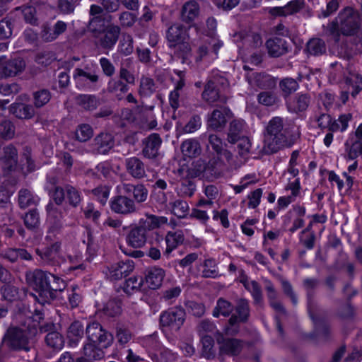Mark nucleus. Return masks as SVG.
<instances>
[{"label": "nucleus", "instance_id": "obj_42", "mask_svg": "<svg viewBox=\"0 0 362 362\" xmlns=\"http://www.w3.org/2000/svg\"><path fill=\"white\" fill-rule=\"evenodd\" d=\"M234 310V305L223 298L217 300L216 305L213 310V317H230Z\"/></svg>", "mask_w": 362, "mask_h": 362}, {"label": "nucleus", "instance_id": "obj_4", "mask_svg": "<svg viewBox=\"0 0 362 362\" xmlns=\"http://www.w3.org/2000/svg\"><path fill=\"white\" fill-rule=\"evenodd\" d=\"M52 274L42 269H35L26 275V280L30 287L35 292L31 293L35 303L40 307L49 304L53 300L51 288Z\"/></svg>", "mask_w": 362, "mask_h": 362}, {"label": "nucleus", "instance_id": "obj_46", "mask_svg": "<svg viewBox=\"0 0 362 362\" xmlns=\"http://www.w3.org/2000/svg\"><path fill=\"white\" fill-rule=\"evenodd\" d=\"M66 197L69 204L72 207H77L83 199L81 192L71 185H66Z\"/></svg>", "mask_w": 362, "mask_h": 362}, {"label": "nucleus", "instance_id": "obj_32", "mask_svg": "<svg viewBox=\"0 0 362 362\" xmlns=\"http://www.w3.org/2000/svg\"><path fill=\"white\" fill-rule=\"evenodd\" d=\"M202 97L209 103L217 101L225 102L226 100L225 98H222L216 82L212 80L209 81L205 85Z\"/></svg>", "mask_w": 362, "mask_h": 362}, {"label": "nucleus", "instance_id": "obj_7", "mask_svg": "<svg viewBox=\"0 0 362 362\" xmlns=\"http://www.w3.org/2000/svg\"><path fill=\"white\" fill-rule=\"evenodd\" d=\"M109 205L112 212L119 215L129 216L137 211L134 200L122 190L120 194L115 195L110 199Z\"/></svg>", "mask_w": 362, "mask_h": 362}, {"label": "nucleus", "instance_id": "obj_9", "mask_svg": "<svg viewBox=\"0 0 362 362\" xmlns=\"http://www.w3.org/2000/svg\"><path fill=\"white\" fill-rule=\"evenodd\" d=\"M74 79L79 90L95 91L98 88V76L94 71L77 68L74 70Z\"/></svg>", "mask_w": 362, "mask_h": 362}, {"label": "nucleus", "instance_id": "obj_54", "mask_svg": "<svg viewBox=\"0 0 362 362\" xmlns=\"http://www.w3.org/2000/svg\"><path fill=\"white\" fill-rule=\"evenodd\" d=\"M115 337L119 346L124 347L132 339V332L123 326H117L116 328Z\"/></svg>", "mask_w": 362, "mask_h": 362}, {"label": "nucleus", "instance_id": "obj_17", "mask_svg": "<svg viewBox=\"0 0 362 362\" xmlns=\"http://www.w3.org/2000/svg\"><path fill=\"white\" fill-rule=\"evenodd\" d=\"M61 242L55 241L42 249H36L35 252L44 264L55 266L58 263L57 257L61 250Z\"/></svg>", "mask_w": 362, "mask_h": 362}, {"label": "nucleus", "instance_id": "obj_26", "mask_svg": "<svg viewBox=\"0 0 362 362\" xmlns=\"http://www.w3.org/2000/svg\"><path fill=\"white\" fill-rule=\"evenodd\" d=\"M123 192L130 197H134V200L137 203L144 202L148 197V189L143 184L132 185V184H124L122 187Z\"/></svg>", "mask_w": 362, "mask_h": 362}, {"label": "nucleus", "instance_id": "obj_13", "mask_svg": "<svg viewBox=\"0 0 362 362\" xmlns=\"http://www.w3.org/2000/svg\"><path fill=\"white\" fill-rule=\"evenodd\" d=\"M216 341L218 345L220 355L236 356L243 348L242 341L235 338L226 337L220 332L217 333Z\"/></svg>", "mask_w": 362, "mask_h": 362}, {"label": "nucleus", "instance_id": "obj_49", "mask_svg": "<svg viewBox=\"0 0 362 362\" xmlns=\"http://www.w3.org/2000/svg\"><path fill=\"white\" fill-rule=\"evenodd\" d=\"M24 224L28 229L33 230L38 228L40 225V216L37 209H31L23 218Z\"/></svg>", "mask_w": 362, "mask_h": 362}, {"label": "nucleus", "instance_id": "obj_57", "mask_svg": "<svg viewBox=\"0 0 362 362\" xmlns=\"http://www.w3.org/2000/svg\"><path fill=\"white\" fill-rule=\"evenodd\" d=\"M181 150L188 157H196L199 154V144L193 140H186L182 142Z\"/></svg>", "mask_w": 362, "mask_h": 362}, {"label": "nucleus", "instance_id": "obj_62", "mask_svg": "<svg viewBox=\"0 0 362 362\" xmlns=\"http://www.w3.org/2000/svg\"><path fill=\"white\" fill-rule=\"evenodd\" d=\"M163 329L177 331L183 324L184 318H159Z\"/></svg>", "mask_w": 362, "mask_h": 362}, {"label": "nucleus", "instance_id": "obj_55", "mask_svg": "<svg viewBox=\"0 0 362 362\" xmlns=\"http://www.w3.org/2000/svg\"><path fill=\"white\" fill-rule=\"evenodd\" d=\"M134 51V40L130 35H124L118 45V52L124 55L129 56Z\"/></svg>", "mask_w": 362, "mask_h": 362}, {"label": "nucleus", "instance_id": "obj_31", "mask_svg": "<svg viewBox=\"0 0 362 362\" xmlns=\"http://www.w3.org/2000/svg\"><path fill=\"white\" fill-rule=\"evenodd\" d=\"M129 90V86L118 77L111 78L107 85V92L115 95L118 100H122Z\"/></svg>", "mask_w": 362, "mask_h": 362}, {"label": "nucleus", "instance_id": "obj_40", "mask_svg": "<svg viewBox=\"0 0 362 362\" xmlns=\"http://www.w3.org/2000/svg\"><path fill=\"white\" fill-rule=\"evenodd\" d=\"M15 18L12 13L7 14L0 21V37L5 41L11 37L15 24Z\"/></svg>", "mask_w": 362, "mask_h": 362}, {"label": "nucleus", "instance_id": "obj_58", "mask_svg": "<svg viewBox=\"0 0 362 362\" xmlns=\"http://www.w3.org/2000/svg\"><path fill=\"white\" fill-rule=\"evenodd\" d=\"M346 82L351 88V96L356 98L362 90V75L357 74L354 78H347Z\"/></svg>", "mask_w": 362, "mask_h": 362}, {"label": "nucleus", "instance_id": "obj_51", "mask_svg": "<svg viewBox=\"0 0 362 362\" xmlns=\"http://www.w3.org/2000/svg\"><path fill=\"white\" fill-rule=\"evenodd\" d=\"M93 134L92 127L88 124H81L76 129L75 136L76 140L85 142L89 140Z\"/></svg>", "mask_w": 362, "mask_h": 362}, {"label": "nucleus", "instance_id": "obj_34", "mask_svg": "<svg viewBox=\"0 0 362 362\" xmlns=\"http://www.w3.org/2000/svg\"><path fill=\"white\" fill-rule=\"evenodd\" d=\"M2 298L9 302H16L25 296V291L12 284L5 282L0 288Z\"/></svg>", "mask_w": 362, "mask_h": 362}, {"label": "nucleus", "instance_id": "obj_36", "mask_svg": "<svg viewBox=\"0 0 362 362\" xmlns=\"http://www.w3.org/2000/svg\"><path fill=\"white\" fill-rule=\"evenodd\" d=\"M265 288L270 307L279 314H286V310L283 303L278 299V293L273 284L270 282L269 284L266 286Z\"/></svg>", "mask_w": 362, "mask_h": 362}, {"label": "nucleus", "instance_id": "obj_12", "mask_svg": "<svg viewBox=\"0 0 362 362\" xmlns=\"http://www.w3.org/2000/svg\"><path fill=\"white\" fill-rule=\"evenodd\" d=\"M233 117V112L228 107L220 106L214 109L209 115L207 120L208 128L214 131H220L226 125L228 119Z\"/></svg>", "mask_w": 362, "mask_h": 362}, {"label": "nucleus", "instance_id": "obj_1", "mask_svg": "<svg viewBox=\"0 0 362 362\" xmlns=\"http://www.w3.org/2000/svg\"><path fill=\"white\" fill-rule=\"evenodd\" d=\"M263 150L267 155L293 147L300 139L301 133L294 124H284V119L274 117L266 127Z\"/></svg>", "mask_w": 362, "mask_h": 362}, {"label": "nucleus", "instance_id": "obj_14", "mask_svg": "<svg viewBox=\"0 0 362 362\" xmlns=\"http://www.w3.org/2000/svg\"><path fill=\"white\" fill-rule=\"evenodd\" d=\"M206 149L210 156H214L229 161L232 153L226 148V144L222 139L216 134H210L208 137Z\"/></svg>", "mask_w": 362, "mask_h": 362}, {"label": "nucleus", "instance_id": "obj_10", "mask_svg": "<svg viewBox=\"0 0 362 362\" xmlns=\"http://www.w3.org/2000/svg\"><path fill=\"white\" fill-rule=\"evenodd\" d=\"M135 264L129 259L119 260L107 267L105 274L110 281H117L126 278L134 269Z\"/></svg>", "mask_w": 362, "mask_h": 362}, {"label": "nucleus", "instance_id": "obj_59", "mask_svg": "<svg viewBox=\"0 0 362 362\" xmlns=\"http://www.w3.org/2000/svg\"><path fill=\"white\" fill-rule=\"evenodd\" d=\"M182 288L180 286H176L164 290L162 292L161 299L168 303H172L180 296Z\"/></svg>", "mask_w": 362, "mask_h": 362}, {"label": "nucleus", "instance_id": "obj_28", "mask_svg": "<svg viewBox=\"0 0 362 362\" xmlns=\"http://www.w3.org/2000/svg\"><path fill=\"white\" fill-rule=\"evenodd\" d=\"M199 5L195 1H189L186 2L181 11V19L183 22L189 24V27L192 26L194 20L199 14Z\"/></svg>", "mask_w": 362, "mask_h": 362}, {"label": "nucleus", "instance_id": "obj_37", "mask_svg": "<svg viewBox=\"0 0 362 362\" xmlns=\"http://www.w3.org/2000/svg\"><path fill=\"white\" fill-rule=\"evenodd\" d=\"M97 151L100 154H107L114 145L113 137L110 134L101 133L95 139Z\"/></svg>", "mask_w": 362, "mask_h": 362}, {"label": "nucleus", "instance_id": "obj_63", "mask_svg": "<svg viewBox=\"0 0 362 362\" xmlns=\"http://www.w3.org/2000/svg\"><path fill=\"white\" fill-rule=\"evenodd\" d=\"M255 83L261 89H269L274 86V79L268 74H257Z\"/></svg>", "mask_w": 362, "mask_h": 362}, {"label": "nucleus", "instance_id": "obj_30", "mask_svg": "<svg viewBox=\"0 0 362 362\" xmlns=\"http://www.w3.org/2000/svg\"><path fill=\"white\" fill-rule=\"evenodd\" d=\"M35 304L33 305V309H31L27 300L21 298L16 301L14 314L20 317H33V314L36 315H44L42 313V307L39 308L38 307H35Z\"/></svg>", "mask_w": 362, "mask_h": 362}, {"label": "nucleus", "instance_id": "obj_23", "mask_svg": "<svg viewBox=\"0 0 362 362\" xmlns=\"http://www.w3.org/2000/svg\"><path fill=\"white\" fill-rule=\"evenodd\" d=\"M122 300L117 298L110 299L106 303L103 305L102 310L97 309L95 315H90L89 317H102L100 313L104 315V317H119L122 312Z\"/></svg>", "mask_w": 362, "mask_h": 362}, {"label": "nucleus", "instance_id": "obj_8", "mask_svg": "<svg viewBox=\"0 0 362 362\" xmlns=\"http://www.w3.org/2000/svg\"><path fill=\"white\" fill-rule=\"evenodd\" d=\"M86 334L91 342L97 344L102 348L107 349L113 342L112 334L104 329L102 325L96 321L87 325Z\"/></svg>", "mask_w": 362, "mask_h": 362}, {"label": "nucleus", "instance_id": "obj_27", "mask_svg": "<svg viewBox=\"0 0 362 362\" xmlns=\"http://www.w3.org/2000/svg\"><path fill=\"white\" fill-rule=\"evenodd\" d=\"M95 344L93 342L85 344L83 346L84 357L78 358L76 362H92L103 358L105 353L103 348H98Z\"/></svg>", "mask_w": 362, "mask_h": 362}, {"label": "nucleus", "instance_id": "obj_24", "mask_svg": "<svg viewBox=\"0 0 362 362\" xmlns=\"http://www.w3.org/2000/svg\"><path fill=\"white\" fill-rule=\"evenodd\" d=\"M164 240L166 247L163 252V255L168 258L173 250L183 243L185 240L184 233L181 230L168 231L164 238Z\"/></svg>", "mask_w": 362, "mask_h": 362}, {"label": "nucleus", "instance_id": "obj_53", "mask_svg": "<svg viewBox=\"0 0 362 362\" xmlns=\"http://www.w3.org/2000/svg\"><path fill=\"white\" fill-rule=\"evenodd\" d=\"M47 346L60 350L64 346V339L62 335L57 331L49 332L45 337Z\"/></svg>", "mask_w": 362, "mask_h": 362}, {"label": "nucleus", "instance_id": "obj_44", "mask_svg": "<svg viewBox=\"0 0 362 362\" xmlns=\"http://www.w3.org/2000/svg\"><path fill=\"white\" fill-rule=\"evenodd\" d=\"M305 51L313 56H320L326 52V45L321 38H312L306 45Z\"/></svg>", "mask_w": 362, "mask_h": 362}, {"label": "nucleus", "instance_id": "obj_21", "mask_svg": "<svg viewBox=\"0 0 362 362\" xmlns=\"http://www.w3.org/2000/svg\"><path fill=\"white\" fill-rule=\"evenodd\" d=\"M268 54L272 57H279L288 52L287 41L279 37H274L266 41Z\"/></svg>", "mask_w": 362, "mask_h": 362}, {"label": "nucleus", "instance_id": "obj_48", "mask_svg": "<svg viewBox=\"0 0 362 362\" xmlns=\"http://www.w3.org/2000/svg\"><path fill=\"white\" fill-rule=\"evenodd\" d=\"M33 103L35 107L40 108L48 103L51 99V93L47 89L35 91L33 94Z\"/></svg>", "mask_w": 362, "mask_h": 362}, {"label": "nucleus", "instance_id": "obj_50", "mask_svg": "<svg viewBox=\"0 0 362 362\" xmlns=\"http://www.w3.org/2000/svg\"><path fill=\"white\" fill-rule=\"evenodd\" d=\"M279 87L283 92L284 95L288 96L296 91L298 88V82L292 78H284L279 83Z\"/></svg>", "mask_w": 362, "mask_h": 362}, {"label": "nucleus", "instance_id": "obj_47", "mask_svg": "<svg viewBox=\"0 0 362 362\" xmlns=\"http://www.w3.org/2000/svg\"><path fill=\"white\" fill-rule=\"evenodd\" d=\"M77 103L86 110H93L98 107L97 98L92 95H79L77 97Z\"/></svg>", "mask_w": 362, "mask_h": 362}, {"label": "nucleus", "instance_id": "obj_18", "mask_svg": "<svg viewBox=\"0 0 362 362\" xmlns=\"http://www.w3.org/2000/svg\"><path fill=\"white\" fill-rule=\"evenodd\" d=\"M310 103V97L308 93H298L293 97L286 99L288 111L291 113L300 115L307 110Z\"/></svg>", "mask_w": 362, "mask_h": 362}, {"label": "nucleus", "instance_id": "obj_61", "mask_svg": "<svg viewBox=\"0 0 362 362\" xmlns=\"http://www.w3.org/2000/svg\"><path fill=\"white\" fill-rule=\"evenodd\" d=\"M281 285L284 294L291 300L293 305H296L298 299L291 282L287 279H282L281 281Z\"/></svg>", "mask_w": 362, "mask_h": 362}, {"label": "nucleus", "instance_id": "obj_45", "mask_svg": "<svg viewBox=\"0 0 362 362\" xmlns=\"http://www.w3.org/2000/svg\"><path fill=\"white\" fill-rule=\"evenodd\" d=\"M172 214L178 218H183L189 214V204L186 201L176 199L170 203Z\"/></svg>", "mask_w": 362, "mask_h": 362}, {"label": "nucleus", "instance_id": "obj_25", "mask_svg": "<svg viewBox=\"0 0 362 362\" xmlns=\"http://www.w3.org/2000/svg\"><path fill=\"white\" fill-rule=\"evenodd\" d=\"M127 172L136 179H141L146 176L145 165L143 161L136 156L126 159Z\"/></svg>", "mask_w": 362, "mask_h": 362}, {"label": "nucleus", "instance_id": "obj_52", "mask_svg": "<svg viewBox=\"0 0 362 362\" xmlns=\"http://www.w3.org/2000/svg\"><path fill=\"white\" fill-rule=\"evenodd\" d=\"M216 267V261L213 258H208L204 261L202 276L204 278L215 279L218 276V271L214 268Z\"/></svg>", "mask_w": 362, "mask_h": 362}, {"label": "nucleus", "instance_id": "obj_60", "mask_svg": "<svg viewBox=\"0 0 362 362\" xmlns=\"http://www.w3.org/2000/svg\"><path fill=\"white\" fill-rule=\"evenodd\" d=\"M21 13L26 23L37 25L38 18L36 16V9L31 6H25L21 8Z\"/></svg>", "mask_w": 362, "mask_h": 362}, {"label": "nucleus", "instance_id": "obj_20", "mask_svg": "<svg viewBox=\"0 0 362 362\" xmlns=\"http://www.w3.org/2000/svg\"><path fill=\"white\" fill-rule=\"evenodd\" d=\"M225 160L223 158L209 156L208 163H205L202 169L197 170L199 173H196V175L202 174L203 177H206L208 179L218 177L221 173V167L224 164Z\"/></svg>", "mask_w": 362, "mask_h": 362}, {"label": "nucleus", "instance_id": "obj_11", "mask_svg": "<svg viewBox=\"0 0 362 362\" xmlns=\"http://www.w3.org/2000/svg\"><path fill=\"white\" fill-rule=\"evenodd\" d=\"M188 29L180 23H175L170 25L166 31V39L168 46L175 47L178 45H182L185 49L190 50V47L186 41L189 39Z\"/></svg>", "mask_w": 362, "mask_h": 362}, {"label": "nucleus", "instance_id": "obj_16", "mask_svg": "<svg viewBox=\"0 0 362 362\" xmlns=\"http://www.w3.org/2000/svg\"><path fill=\"white\" fill-rule=\"evenodd\" d=\"M165 271L158 266H153L147 268L144 272V284H146V288L156 290L158 289L163 284Z\"/></svg>", "mask_w": 362, "mask_h": 362}, {"label": "nucleus", "instance_id": "obj_41", "mask_svg": "<svg viewBox=\"0 0 362 362\" xmlns=\"http://www.w3.org/2000/svg\"><path fill=\"white\" fill-rule=\"evenodd\" d=\"M83 325L78 321L76 320L69 326L67 335L69 339V345L71 346H76L80 339L83 336Z\"/></svg>", "mask_w": 362, "mask_h": 362}, {"label": "nucleus", "instance_id": "obj_19", "mask_svg": "<svg viewBox=\"0 0 362 362\" xmlns=\"http://www.w3.org/2000/svg\"><path fill=\"white\" fill-rule=\"evenodd\" d=\"M166 221L167 218L165 217L149 215L147 216L145 219H140L139 223L146 229L151 238L155 239V240L158 243L160 240H163V237L156 231H154V229L159 228Z\"/></svg>", "mask_w": 362, "mask_h": 362}, {"label": "nucleus", "instance_id": "obj_64", "mask_svg": "<svg viewBox=\"0 0 362 362\" xmlns=\"http://www.w3.org/2000/svg\"><path fill=\"white\" fill-rule=\"evenodd\" d=\"M35 204L30 192L27 189H22L18 192V205L21 209H25Z\"/></svg>", "mask_w": 362, "mask_h": 362}, {"label": "nucleus", "instance_id": "obj_56", "mask_svg": "<svg viewBox=\"0 0 362 362\" xmlns=\"http://www.w3.org/2000/svg\"><path fill=\"white\" fill-rule=\"evenodd\" d=\"M0 135L5 140L13 139L15 135V126L10 120H3L0 123Z\"/></svg>", "mask_w": 362, "mask_h": 362}, {"label": "nucleus", "instance_id": "obj_6", "mask_svg": "<svg viewBox=\"0 0 362 362\" xmlns=\"http://www.w3.org/2000/svg\"><path fill=\"white\" fill-rule=\"evenodd\" d=\"M151 239L152 238L146 229L139 223L131 225L126 229L125 242L127 247L120 245L119 247L122 252L127 256L141 258L145 254L138 249L143 247L148 241L151 243Z\"/></svg>", "mask_w": 362, "mask_h": 362}, {"label": "nucleus", "instance_id": "obj_29", "mask_svg": "<svg viewBox=\"0 0 362 362\" xmlns=\"http://www.w3.org/2000/svg\"><path fill=\"white\" fill-rule=\"evenodd\" d=\"M25 67V62L21 57L12 58L2 67L1 74L5 77H12L21 73Z\"/></svg>", "mask_w": 362, "mask_h": 362}, {"label": "nucleus", "instance_id": "obj_2", "mask_svg": "<svg viewBox=\"0 0 362 362\" xmlns=\"http://www.w3.org/2000/svg\"><path fill=\"white\" fill-rule=\"evenodd\" d=\"M39 322L35 318H21L17 325H11L4 341L13 350L29 351L30 341L37 334Z\"/></svg>", "mask_w": 362, "mask_h": 362}, {"label": "nucleus", "instance_id": "obj_3", "mask_svg": "<svg viewBox=\"0 0 362 362\" xmlns=\"http://www.w3.org/2000/svg\"><path fill=\"white\" fill-rule=\"evenodd\" d=\"M89 30L93 36L98 40L99 45L105 49L111 50L117 42L121 28L112 22V17H95L89 22Z\"/></svg>", "mask_w": 362, "mask_h": 362}, {"label": "nucleus", "instance_id": "obj_35", "mask_svg": "<svg viewBox=\"0 0 362 362\" xmlns=\"http://www.w3.org/2000/svg\"><path fill=\"white\" fill-rule=\"evenodd\" d=\"M121 288L127 296H130L137 291L146 290V288L144 286L143 277L137 276H133L125 279Z\"/></svg>", "mask_w": 362, "mask_h": 362}, {"label": "nucleus", "instance_id": "obj_15", "mask_svg": "<svg viewBox=\"0 0 362 362\" xmlns=\"http://www.w3.org/2000/svg\"><path fill=\"white\" fill-rule=\"evenodd\" d=\"M3 156L1 158L2 168L5 173L23 170L18 163V151L13 144H9L3 148Z\"/></svg>", "mask_w": 362, "mask_h": 362}, {"label": "nucleus", "instance_id": "obj_38", "mask_svg": "<svg viewBox=\"0 0 362 362\" xmlns=\"http://www.w3.org/2000/svg\"><path fill=\"white\" fill-rule=\"evenodd\" d=\"M243 136V121L238 119L232 120L230 122L227 134L228 141L231 144H235Z\"/></svg>", "mask_w": 362, "mask_h": 362}, {"label": "nucleus", "instance_id": "obj_39", "mask_svg": "<svg viewBox=\"0 0 362 362\" xmlns=\"http://www.w3.org/2000/svg\"><path fill=\"white\" fill-rule=\"evenodd\" d=\"M314 330L313 337L326 340L329 334V326L325 318H312Z\"/></svg>", "mask_w": 362, "mask_h": 362}, {"label": "nucleus", "instance_id": "obj_5", "mask_svg": "<svg viewBox=\"0 0 362 362\" xmlns=\"http://www.w3.org/2000/svg\"><path fill=\"white\" fill-rule=\"evenodd\" d=\"M338 18L340 21L342 35L351 36L350 54H357L362 52V38L358 35L361 29V23L358 16L355 10L350 6H346L339 11Z\"/></svg>", "mask_w": 362, "mask_h": 362}, {"label": "nucleus", "instance_id": "obj_33", "mask_svg": "<svg viewBox=\"0 0 362 362\" xmlns=\"http://www.w3.org/2000/svg\"><path fill=\"white\" fill-rule=\"evenodd\" d=\"M9 110L16 117L21 119H29L35 115L33 105L23 103L11 104Z\"/></svg>", "mask_w": 362, "mask_h": 362}, {"label": "nucleus", "instance_id": "obj_43", "mask_svg": "<svg viewBox=\"0 0 362 362\" xmlns=\"http://www.w3.org/2000/svg\"><path fill=\"white\" fill-rule=\"evenodd\" d=\"M201 356L206 359H212L216 356V349L214 347V339L209 336H202L201 339Z\"/></svg>", "mask_w": 362, "mask_h": 362}, {"label": "nucleus", "instance_id": "obj_22", "mask_svg": "<svg viewBox=\"0 0 362 362\" xmlns=\"http://www.w3.org/2000/svg\"><path fill=\"white\" fill-rule=\"evenodd\" d=\"M144 144V156L148 158H156L162 144V139L160 135L157 133H151L145 139Z\"/></svg>", "mask_w": 362, "mask_h": 362}]
</instances>
